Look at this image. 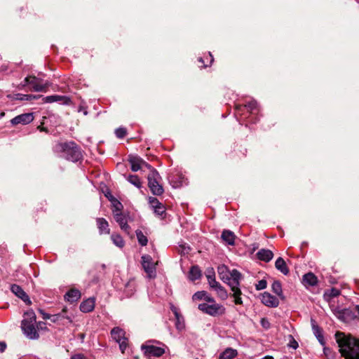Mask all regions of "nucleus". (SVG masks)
Returning a JSON list of instances; mask_svg holds the SVG:
<instances>
[{
	"label": "nucleus",
	"instance_id": "obj_2",
	"mask_svg": "<svg viewBox=\"0 0 359 359\" xmlns=\"http://www.w3.org/2000/svg\"><path fill=\"white\" fill-rule=\"evenodd\" d=\"M60 148L64 152L65 158L72 162H77L82 158L80 147L74 142L61 143Z\"/></svg>",
	"mask_w": 359,
	"mask_h": 359
},
{
	"label": "nucleus",
	"instance_id": "obj_24",
	"mask_svg": "<svg viewBox=\"0 0 359 359\" xmlns=\"http://www.w3.org/2000/svg\"><path fill=\"white\" fill-rule=\"evenodd\" d=\"M217 272L220 278L225 283L230 281L229 273L228 267L225 265H220L217 267Z\"/></svg>",
	"mask_w": 359,
	"mask_h": 359
},
{
	"label": "nucleus",
	"instance_id": "obj_30",
	"mask_svg": "<svg viewBox=\"0 0 359 359\" xmlns=\"http://www.w3.org/2000/svg\"><path fill=\"white\" fill-rule=\"evenodd\" d=\"M126 180L135 187L140 189L142 187V182L140 177L136 175H129L128 176H126Z\"/></svg>",
	"mask_w": 359,
	"mask_h": 359
},
{
	"label": "nucleus",
	"instance_id": "obj_63",
	"mask_svg": "<svg viewBox=\"0 0 359 359\" xmlns=\"http://www.w3.org/2000/svg\"><path fill=\"white\" fill-rule=\"evenodd\" d=\"M198 61H199L200 62H202V63L203 62V58H202V57H200V58L198 59Z\"/></svg>",
	"mask_w": 359,
	"mask_h": 359
},
{
	"label": "nucleus",
	"instance_id": "obj_60",
	"mask_svg": "<svg viewBox=\"0 0 359 359\" xmlns=\"http://www.w3.org/2000/svg\"><path fill=\"white\" fill-rule=\"evenodd\" d=\"M79 111H83V114H84L85 115H86V114H88V112H87V111H86V110H84V111H83V109H79Z\"/></svg>",
	"mask_w": 359,
	"mask_h": 359
},
{
	"label": "nucleus",
	"instance_id": "obj_37",
	"mask_svg": "<svg viewBox=\"0 0 359 359\" xmlns=\"http://www.w3.org/2000/svg\"><path fill=\"white\" fill-rule=\"evenodd\" d=\"M135 233H136L137 238L139 243L142 246L147 245V244L148 243V239H147V236L144 235V233L142 232V231L137 230L135 231Z\"/></svg>",
	"mask_w": 359,
	"mask_h": 359
},
{
	"label": "nucleus",
	"instance_id": "obj_55",
	"mask_svg": "<svg viewBox=\"0 0 359 359\" xmlns=\"http://www.w3.org/2000/svg\"><path fill=\"white\" fill-rule=\"evenodd\" d=\"M262 359H273V358L271 355H266V356L262 358Z\"/></svg>",
	"mask_w": 359,
	"mask_h": 359
},
{
	"label": "nucleus",
	"instance_id": "obj_32",
	"mask_svg": "<svg viewBox=\"0 0 359 359\" xmlns=\"http://www.w3.org/2000/svg\"><path fill=\"white\" fill-rule=\"evenodd\" d=\"M111 239L113 242V243L118 247V248H123L125 245V242L123 239V238L119 235V234H115V233H113L111 236Z\"/></svg>",
	"mask_w": 359,
	"mask_h": 359
},
{
	"label": "nucleus",
	"instance_id": "obj_45",
	"mask_svg": "<svg viewBox=\"0 0 359 359\" xmlns=\"http://www.w3.org/2000/svg\"><path fill=\"white\" fill-rule=\"evenodd\" d=\"M290 341L288 346L294 349L297 348L298 343L295 341L292 336L290 335Z\"/></svg>",
	"mask_w": 359,
	"mask_h": 359
},
{
	"label": "nucleus",
	"instance_id": "obj_12",
	"mask_svg": "<svg viewBox=\"0 0 359 359\" xmlns=\"http://www.w3.org/2000/svg\"><path fill=\"white\" fill-rule=\"evenodd\" d=\"M261 301L265 306L271 308L277 307L279 304L278 299L269 292L262 294Z\"/></svg>",
	"mask_w": 359,
	"mask_h": 359
},
{
	"label": "nucleus",
	"instance_id": "obj_4",
	"mask_svg": "<svg viewBox=\"0 0 359 359\" xmlns=\"http://www.w3.org/2000/svg\"><path fill=\"white\" fill-rule=\"evenodd\" d=\"M148 187L154 195L160 196L164 190L160 184L161 177L156 169H152L147 176Z\"/></svg>",
	"mask_w": 359,
	"mask_h": 359
},
{
	"label": "nucleus",
	"instance_id": "obj_57",
	"mask_svg": "<svg viewBox=\"0 0 359 359\" xmlns=\"http://www.w3.org/2000/svg\"><path fill=\"white\" fill-rule=\"evenodd\" d=\"M209 56H210V63H212V61H213V57H212V55H211V53H209Z\"/></svg>",
	"mask_w": 359,
	"mask_h": 359
},
{
	"label": "nucleus",
	"instance_id": "obj_27",
	"mask_svg": "<svg viewBox=\"0 0 359 359\" xmlns=\"http://www.w3.org/2000/svg\"><path fill=\"white\" fill-rule=\"evenodd\" d=\"M317 277L313 273H308L303 276V283L305 285L314 286L317 285Z\"/></svg>",
	"mask_w": 359,
	"mask_h": 359
},
{
	"label": "nucleus",
	"instance_id": "obj_38",
	"mask_svg": "<svg viewBox=\"0 0 359 359\" xmlns=\"http://www.w3.org/2000/svg\"><path fill=\"white\" fill-rule=\"evenodd\" d=\"M245 107H246L251 114H255L257 111V103L255 100H252L245 104Z\"/></svg>",
	"mask_w": 359,
	"mask_h": 359
},
{
	"label": "nucleus",
	"instance_id": "obj_43",
	"mask_svg": "<svg viewBox=\"0 0 359 359\" xmlns=\"http://www.w3.org/2000/svg\"><path fill=\"white\" fill-rule=\"evenodd\" d=\"M267 283L265 280H261L256 284L255 287L257 290H264L266 287Z\"/></svg>",
	"mask_w": 359,
	"mask_h": 359
},
{
	"label": "nucleus",
	"instance_id": "obj_40",
	"mask_svg": "<svg viewBox=\"0 0 359 359\" xmlns=\"http://www.w3.org/2000/svg\"><path fill=\"white\" fill-rule=\"evenodd\" d=\"M206 295L205 291H198L194 294L192 296V299L195 300H202L204 299L205 296Z\"/></svg>",
	"mask_w": 359,
	"mask_h": 359
},
{
	"label": "nucleus",
	"instance_id": "obj_17",
	"mask_svg": "<svg viewBox=\"0 0 359 359\" xmlns=\"http://www.w3.org/2000/svg\"><path fill=\"white\" fill-rule=\"evenodd\" d=\"M330 307L333 314L340 320L346 321V316L349 313V311L345 309H341L337 306L332 304H330Z\"/></svg>",
	"mask_w": 359,
	"mask_h": 359
},
{
	"label": "nucleus",
	"instance_id": "obj_20",
	"mask_svg": "<svg viewBox=\"0 0 359 359\" xmlns=\"http://www.w3.org/2000/svg\"><path fill=\"white\" fill-rule=\"evenodd\" d=\"M95 308V299L88 298L80 304V310L83 313L92 311Z\"/></svg>",
	"mask_w": 359,
	"mask_h": 359
},
{
	"label": "nucleus",
	"instance_id": "obj_36",
	"mask_svg": "<svg viewBox=\"0 0 359 359\" xmlns=\"http://www.w3.org/2000/svg\"><path fill=\"white\" fill-rule=\"evenodd\" d=\"M231 290L233 292V296L234 297V303L236 304H242L243 301L241 297V290H240V288H232Z\"/></svg>",
	"mask_w": 359,
	"mask_h": 359
},
{
	"label": "nucleus",
	"instance_id": "obj_22",
	"mask_svg": "<svg viewBox=\"0 0 359 359\" xmlns=\"http://www.w3.org/2000/svg\"><path fill=\"white\" fill-rule=\"evenodd\" d=\"M97 228L100 234L106 233L109 234L110 230L109 229V224L107 221L104 218H97L96 219Z\"/></svg>",
	"mask_w": 359,
	"mask_h": 359
},
{
	"label": "nucleus",
	"instance_id": "obj_61",
	"mask_svg": "<svg viewBox=\"0 0 359 359\" xmlns=\"http://www.w3.org/2000/svg\"><path fill=\"white\" fill-rule=\"evenodd\" d=\"M79 111H83V114H84L85 115H86V114H88V112H87V111H86V110H84V111H83V109H79Z\"/></svg>",
	"mask_w": 359,
	"mask_h": 359
},
{
	"label": "nucleus",
	"instance_id": "obj_44",
	"mask_svg": "<svg viewBox=\"0 0 359 359\" xmlns=\"http://www.w3.org/2000/svg\"><path fill=\"white\" fill-rule=\"evenodd\" d=\"M153 209L154 210V212L157 215H160V216H162L165 213V208L163 204L161 205L160 206H157Z\"/></svg>",
	"mask_w": 359,
	"mask_h": 359
},
{
	"label": "nucleus",
	"instance_id": "obj_50",
	"mask_svg": "<svg viewBox=\"0 0 359 359\" xmlns=\"http://www.w3.org/2000/svg\"><path fill=\"white\" fill-rule=\"evenodd\" d=\"M210 287L212 289H214L215 287H217L220 283L216 280V279L212 280L209 283Z\"/></svg>",
	"mask_w": 359,
	"mask_h": 359
},
{
	"label": "nucleus",
	"instance_id": "obj_48",
	"mask_svg": "<svg viewBox=\"0 0 359 359\" xmlns=\"http://www.w3.org/2000/svg\"><path fill=\"white\" fill-rule=\"evenodd\" d=\"M204 300L206 302L205 303H208V304L216 303V302L214 299V298H212V297L209 296L207 292H206V295L205 296Z\"/></svg>",
	"mask_w": 359,
	"mask_h": 359
},
{
	"label": "nucleus",
	"instance_id": "obj_47",
	"mask_svg": "<svg viewBox=\"0 0 359 359\" xmlns=\"http://www.w3.org/2000/svg\"><path fill=\"white\" fill-rule=\"evenodd\" d=\"M339 294H340V292L339 290H337L336 288H332L330 291L329 295L331 297H336L339 296Z\"/></svg>",
	"mask_w": 359,
	"mask_h": 359
},
{
	"label": "nucleus",
	"instance_id": "obj_26",
	"mask_svg": "<svg viewBox=\"0 0 359 359\" xmlns=\"http://www.w3.org/2000/svg\"><path fill=\"white\" fill-rule=\"evenodd\" d=\"M275 266L276 269L280 271L283 274L287 275L289 273L288 267L287 266L285 260L282 257H278L276 259L275 262Z\"/></svg>",
	"mask_w": 359,
	"mask_h": 359
},
{
	"label": "nucleus",
	"instance_id": "obj_3",
	"mask_svg": "<svg viewBox=\"0 0 359 359\" xmlns=\"http://www.w3.org/2000/svg\"><path fill=\"white\" fill-rule=\"evenodd\" d=\"M157 344L161 343L158 341H147L141 346V349L147 357H160L165 353V346L163 344V346H159Z\"/></svg>",
	"mask_w": 359,
	"mask_h": 359
},
{
	"label": "nucleus",
	"instance_id": "obj_54",
	"mask_svg": "<svg viewBox=\"0 0 359 359\" xmlns=\"http://www.w3.org/2000/svg\"><path fill=\"white\" fill-rule=\"evenodd\" d=\"M142 165H144L146 166L148 169L150 170V172L151 171L152 169H154V168H152L149 164H148L147 162L144 161V163H142Z\"/></svg>",
	"mask_w": 359,
	"mask_h": 359
},
{
	"label": "nucleus",
	"instance_id": "obj_21",
	"mask_svg": "<svg viewBox=\"0 0 359 359\" xmlns=\"http://www.w3.org/2000/svg\"><path fill=\"white\" fill-rule=\"evenodd\" d=\"M259 259L269 262L273 259V253L270 250L261 249L257 253Z\"/></svg>",
	"mask_w": 359,
	"mask_h": 359
},
{
	"label": "nucleus",
	"instance_id": "obj_9",
	"mask_svg": "<svg viewBox=\"0 0 359 359\" xmlns=\"http://www.w3.org/2000/svg\"><path fill=\"white\" fill-rule=\"evenodd\" d=\"M142 265L149 278H153L156 276V266L150 255H145L142 257Z\"/></svg>",
	"mask_w": 359,
	"mask_h": 359
},
{
	"label": "nucleus",
	"instance_id": "obj_19",
	"mask_svg": "<svg viewBox=\"0 0 359 359\" xmlns=\"http://www.w3.org/2000/svg\"><path fill=\"white\" fill-rule=\"evenodd\" d=\"M221 238L226 244L229 245H235L236 235L233 231L224 229L222 233Z\"/></svg>",
	"mask_w": 359,
	"mask_h": 359
},
{
	"label": "nucleus",
	"instance_id": "obj_42",
	"mask_svg": "<svg viewBox=\"0 0 359 359\" xmlns=\"http://www.w3.org/2000/svg\"><path fill=\"white\" fill-rule=\"evenodd\" d=\"M149 203L152 208H154L157 206H160L161 205H162V203H160L159 201L155 197H149Z\"/></svg>",
	"mask_w": 359,
	"mask_h": 359
},
{
	"label": "nucleus",
	"instance_id": "obj_25",
	"mask_svg": "<svg viewBox=\"0 0 359 359\" xmlns=\"http://www.w3.org/2000/svg\"><path fill=\"white\" fill-rule=\"evenodd\" d=\"M238 355L236 349L232 348H226L222 351L219 356V359H233Z\"/></svg>",
	"mask_w": 359,
	"mask_h": 359
},
{
	"label": "nucleus",
	"instance_id": "obj_6",
	"mask_svg": "<svg viewBox=\"0 0 359 359\" xmlns=\"http://www.w3.org/2000/svg\"><path fill=\"white\" fill-rule=\"evenodd\" d=\"M121 206V203L118 202L117 205L116 206V210L114 211V217L116 222L119 224L121 229L124 232L129 234L130 228L128 224L126 216L120 212V207Z\"/></svg>",
	"mask_w": 359,
	"mask_h": 359
},
{
	"label": "nucleus",
	"instance_id": "obj_28",
	"mask_svg": "<svg viewBox=\"0 0 359 359\" xmlns=\"http://www.w3.org/2000/svg\"><path fill=\"white\" fill-rule=\"evenodd\" d=\"M201 277V271L198 266L191 267L189 273V278L191 281L198 280Z\"/></svg>",
	"mask_w": 359,
	"mask_h": 359
},
{
	"label": "nucleus",
	"instance_id": "obj_62",
	"mask_svg": "<svg viewBox=\"0 0 359 359\" xmlns=\"http://www.w3.org/2000/svg\"><path fill=\"white\" fill-rule=\"evenodd\" d=\"M356 311L359 315V305L356 306Z\"/></svg>",
	"mask_w": 359,
	"mask_h": 359
},
{
	"label": "nucleus",
	"instance_id": "obj_8",
	"mask_svg": "<svg viewBox=\"0 0 359 359\" xmlns=\"http://www.w3.org/2000/svg\"><path fill=\"white\" fill-rule=\"evenodd\" d=\"M36 323L28 322L27 320H22V329L25 336L30 339H36L39 335L35 327Z\"/></svg>",
	"mask_w": 359,
	"mask_h": 359
},
{
	"label": "nucleus",
	"instance_id": "obj_51",
	"mask_svg": "<svg viewBox=\"0 0 359 359\" xmlns=\"http://www.w3.org/2000/svg\"><path fill=\"white\" fill-rule=\"evenodd\" d=\"M39 312L41 313V314L42 315V318L44 320H47V319H51V315H49L46 313H45L42 310H39Z\"/></svg>",
	"mask_w": 359,
	"mask_h": 359
},
{
	"label": "nucleus",
	"instance_id": "obj_23",
	"mask_svg": "<svg viewBox=\"0 0 359 359\" xmlns=\"http://www.w3.org/2000/svg\"><path fill=\"white\" fill-rule=\"evenodd\" d=\"M80 297L81 292L79 290L76 289H71L66 293L65 296V299L69 302H75L79 300Z\"/></svg>",
	"mask_w": 359,
	"mask_h": 359
},
{
	"label": "nucleus",
	"instance_id": "obj_18",
	"mask_svg": "<svg viewBox=\"0 0 359 359\" xmlns=\"http://www.w3.org/2000/svg\"><path fill=\"white\" fill-rule=\"evenodd\" d=\"M128 162L131 165L132 171L137 172L142 168V163H144V161L137 156L130 155Z\"/></svg>",
	"mask_w": 359,
	"mask_h": 359
},
{
	"label": "nucleus",
	"instance_id": "obj_11",
	"mask_svg": "<svg viewBox=\"0 0 359 359\" xmlns=\"http://www.w3.org/2000/svg\"><path fill=\"white\" fill-rule=\"evenodd\" d=\"M33 120V113H25L14 117L11 120V123L13 126L18 124L26 125L31 123Z\"/></svg>",
	"mask_w": 359,
	"mask_h": 359
},
{
	"label": "nucleus",
	"instance_id": "obj_34",
	"mask_svg": "<svg viewBox=\"0 0 359 359\" xmlns=\"http://www.w3.org/2000/svg\"><path fill=\"white\" fill-rule=\"evenodd\" d=\"M272 291L279 297L283 294L281 283L278 280H275L271 285Z\"/></svg>",
	"mask_w": 359,
	"mask_h": 359
},
{
	"label": "nucleus",
	"instance_id": "obj_64",
	"mask_svg": "<svg viewBox=\"0 0 359 359\" xmlns=\"http://www.w3.org/2000/svg\"><path fill=\"white\" fill-rule=\"evenodd\" d=\"M241 109V107H236V110L238 111Z\"/></svg>",
	"mask_w": 359,
	"mask_h": 359
},
{
	"label": "nucleus",
	"instance_id": "obj_41",
	"mask_svg": "<svg viewBox=\"0 0 359 359\" xmlns=\"http://www.w3.org/2000/svg\"><path fill=\"white\" fill-rule=\"evenodd\" d=\"M115 134L118 138H123L126 135V130L124 128H118L115 130Z\"/></svg>",
	"mask_w": 359,
	"mask_h": 359
},
{
	"label": "nucleus",
	"instance_id": "obj_58",
	"mask_svg": "<svg viewBox=\"0 0 359 359\" xmlns=\"http://www.w3.org/2000/svg\"><path fill=\"white\" fill-rule=\"evenodd\" d=\"M211 268L210 269H208L207 271H206V274H211Z\"/></svg>",
	"mask_w": 359,
	"mask_h": 359
},
{
	"label": "nucleus",
	"instance_id": "obj_59",
	"mask_svg": "<svg viewBox=\"0 0 359 359\" xmlns=\"http://www.w3.org/2000/svg\"><path fill=\"white\" fill-rule=\"evenodd\" d=\"M79 111H83V114H84L85 115H86V114H88V112H87V111H86V110H84V111H83V109H79Z\"/></svg>",
	"mask_w": 359,
	"mask_h": 359
},
{
	"label": "nucleus",
	"instance_id": "obj_29",
	"mask_svg": "<svg viewBox=\"0 0 359 359\" xmlns=\"http://www.w3.org/2000/svg\"><path fill=\"white\" fill-rule=\"evenodd\" d=\"M311 322H312V329H313V334L318 339V341L321 344H324V338H323V336L322 334L321 328L315 323L314 320H312Z\"/></svg>",
	"mask_w": 359,
	"mask_h": 359
},
{
	"label": "nucleus",
	"instance_id": "obj_7",
	"mask_svg": "<svg viewBox=\"0 0 359 359\" xmlns=\"http://www.w3.org/2000/svg\"><path fill=\"white\" fill-rule=\"evenodd\" d=\"M111 337L119 344L122 353L127 347V339L125 337V332L118 327H114L111 331Z\"/></svg>",
	"mask_w": 359,
	"mask_h": 359
},
{
	"label": "nucleus",
	"instance_id": "obj_39",
	"mask_svg": "<svg viewBox=\"0 0 359 359\" xmlns=\"http://www.w3.org/2000/svg\"><path fill=\"white\" fill-rule=\"evenodd\" d=\"M27 320L28 322L36 323V316L34 311H30L25 313L24 319Z\"/></svg>",
	"mask_w": 359,
	"mask_h": 359
},
{
	"label": "nucleus",
	"instance_id": "obj_10",
	"mask_svg": "<svg viewBox=\"0 0 359 359\" xmlns=\"http://www.w3.org/2000/svg\"><path fill=\"white\" fill-rule=\"evenodd\" d=\"M39 79L36 78V76H30V77H26L25 79V84H30L32 86L33 90L35 92H43L46 91V89L48 87L47 84H41L39 83Z\"/></svg>",
	"mask_w": 359,
	"mask_h": 359
},
{
	"label": "nucleus",
	"instance_id": "obj_16",
	"mask_svg": "<svg viewBox=\"0 0 359 359\" xmlns=\"http://www.w3.org/2000/svg\"><path fill=\"white\" fill-rule=\"evenodd\" d=\"M11 292L15 294L17 297L20 298L22 301L27 303L28 304H31V301L26 294V292L22 290V288L18 285L13 284L11 286Z\"/></svg>",
	"mask_w": 359,
	"mask_h": 359
},
{
	"label": "nucleus",
	"instance_id": "obj_31",
	"mask_svg": "<svg viewBox=\"0 0 359 359\" xmlns=\"http://www.w3.org/2000/svg\"><path fill=\"white\" fill-rule=\"evenodd\" d=\"M40 97V95H26L22 93H18L15 95V99L21 101H31L33 100H37Z\"/></svg>",
	"mask_w": 359,
	"mask_h": 359
},
{
	"label": "nucleus",
	"instance_id": "obj_15",
	"mask_svg": "<svg viewBox=\"0 0 359 359\" xmlns=\"http://www.w3.org/2000/svg\"><path fill=\"white\" fill-rule=\"evenodd\" d=\"M66 312L67 309L65 308L62 309L61 313L55 315H51L50 321L53 323H58L65 325L66 323L65 320H66L67 323H71L72 322V319L71 316L66 315Z\"/></svg>",
	"mask_w": 359,
	"mask_h": 359
},
{
	"label": "nucleus",
	"instance_id": "obj_35",
	"mask_svg": "<svg viewBox=\"0 0 359 359\" xmlns=\"http://www.w3.org/2000/svg\"><path fill=\"white\" fill-rule=\"evenodd\" d=\"M175 318H176V323H175L176 328L178 330L181 331V330H184V328L185 327L184 320L180 316V314L177 313V311H175Z\"/></svg>",
	"mask_w": 359,
	"mask_h": 359
},
{
	"label": "nucleus",
	"instance_id": "obj_14",
	"mask_svg": "<svg viewBox=\"0 0 359 359\" xmlns=\"http://www.w3.org/2000/svg\"><path fill=\"white\" fill-rule=\"evenodd\" d=\"M43 102L52 103V102H62L65 104H69L71 102L69 97L63 95H53L43 97Z\"/></svg>",
	"mask_w": 359,
	"mask_h": 359
},
{
	"label": "nucleus",
	"instance_id": "obj_52",
	"mask_svg": "<svg viewBox=\"0 0 359 359\" xmlns=\"http://www.w3.org/2000/svg\"><path fill=\"white\" fill-rule=\"evenodd\" d=\"M72 359H88L83 354H76L72 357Z\"/></svg>",
	"mask_w": 359,
	"mask_h": 359
},
{
	"label": "nucleus",
	"instance_id": "obj_56",
	"mask_svg": "<svg viewBox=\"0 0 359 359\" xmlns=\"http://www.w3.org/2000/svg\"><path fill=\"white\" fill-rule=\"evenodd\" d=\"M38 128L41 130V131H46V130L43 128V127H41V126H39Z\"/></svg>",
	"mask_w": 359,
	"mask_h": 359
},
{
	"label": "nucleus",
	"instance_id": "obj_5",
	"mask_svg": "<svg viewBox=\"0 0 359 359\" xmlns=\"http://www.w3.org/2000/svg\"><path fill=\"white\" fill-rule=\"evenodd\" d=\"M198 309L203 313L213 317L222 316L226 311L223 305L217 303H201L198 304Z\"/></svg>",
	"mask_w": 359,
	"mask_h": 359
},
{
	"label": "nucleus",
	"instance_id": "obj_49",
	"mask_svg": "<svg viewBox=\"0 0 359 359\" xmlns=\"http://www.w3.org/2000/svg\"><path fill=\"white\" fill-rule=\"evenodd\" d=\"M211 274H206V277L208 279V283L212 281V280L215 278V271L212 268H211Z\"/></svg>",
	"mask_w": 359,
	"mask_h": 359
},
{
	"label": "nucleus",
	"instance_id": "obj_33",
	"mask_svg": "<svg viewBox=\"0 0 359 359\" xmlns=\"http://www.w3.org/2000/svg\"><path fill=\"white\" fill-rule=\"evenodd\" d=\"M217 294L218 297L222 299L225 300L228 297V294L225 288L219 284L217 287L213 289Z\"/></svg>",
	"mask_w": 359,
	"mask_h": 359
},
{
	"label": "nucleus",
	"instance_id": "obj_13",
	"mask_svg": "<svg viewBox=\"0 0 359 359\" xmlns=\"http://www.w3.org/2000/svg\"><path fill=\"white\" fill-rule=\"evenodd\" d=\"M230 281H227L228 285L232 288H239L241 273L236 269H233L229 273Z\"/></svg>",
	"mask_w": 359,
	"mask_h": 359
},
{
	"label": "nucleus",
	"instance_id": "obj_1",
	"mask_svg": "<svg viewBox=\"0 0 359 359\" xmlns=\"http://www.w3.org/2000/svg\"><path fill=\"white\" fill-rule=\"evenodd\" d=\"M335 337L343 357L346 359H359V340L342 332H337Z\"/></svg>",
	"mask_w": 359,
	"mask_h": 359
},
{
	"label": "nucleus",
	"instance_id": "obj_53",
	"mask_svg": "<svg viewBox=\"0 0 359 359\" xmlns=\"http://www.w3.org/2000/svg\"><path fill=\"white\" fill-rule=\"evenodd\" d=\"M6 348V344L4 341H0V352L3 353Z\"/></svg>",
	"mask_w": 359,
	"mask_h": 359
},
{
	"label": "nucleus",
	"instance_id": "obj_46",
	"mask_svg": "<svg viewBox=\"0 0 359 359\" xmlns=\"http://www.w3.org/2000/svg\"><path fill=\"white\" fill-rule=\"evenodd\" d=\"M262 326L265 329H269L270 327V323L268 319L266 318H262L261 321Z\"/></svg>",
	"mask_w": 359,
	"mask_h": 359
}]
</instances>
